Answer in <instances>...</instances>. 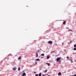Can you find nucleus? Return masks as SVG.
<instances>
[{
	"label": "nucleus",
	"mask_w": 76,
	"mask_h": 76,
	"mask_svg": "<svg viewBox=\"0 0 76 76\" xmlns=\"http://www.w3.org/2000/svg\"><path fill=\"white\" fill-rule=\"evenodd\" d=\"M70 42H72V41H70Z\"/></svg>",
	"instance_id": "nucleus-29"
},
{
	"label": "nucleus",
	"mask_w": 76,
	"mask_h": 76,
	"mask_svg": "<svg viewBox=\"0 0 76 76\" xmlns=\"http://www.w3.org/2000/svg\"><path fill=\"white\" fill-rule=\"evenodd\" d=\"M54 52H55V51L54 50V51H53L51 52V53H54Z\"/></svg>",
	"instance_id": "nucleus-14"
},
{
	"label": "nucleus",
	"mask_w": 76,
	"mask_h": 76,
	"mask_svg": "<svg viewBox=\"0 0 76 76\" xmlns=\"http://www.w3.org/2000/svg\"><path fill=\"white\" fill-rule=\"evenodd\" d=\"M36 73V72H34V73Z\"/></svg>",
	"instance_id": "nucleus-26"
},
{
	"label": "nucleus",
	"mask_w": 76,
	"mask_h": 76,
	"mask_svg": "<svg viewBox=\"0 0 76 76\" xmlns=\"http://www.w3.org/2000/svg\"><path fill=\"white\" fill-rule=\"evenodd\" d=\"M66 58H68V59H69V57H66Z\"/></svg>",
	"instance_id": "nucleus-23"
},
{
	"label": "nucleus",
	"mask_w": 76,
	"mask_h": 76,
	"mask_svg": "<svg viewBox=\"0 0 76 76\" xmlns=\"http://www.w3.org/2000/svg\"><path fill=\"white\" fill-rule=\"evenodd\" d=\"M60 59H61V57H58L57 58V59H56V61L57 62H58V61H59L60 60Z\"/></svg>",
	"instance_id": "nucleus-1"
},
{
	"label": "nucleus",
	"mask_w": 76,
	"mask_h": 76,
	"mask_svg": "<svg viewBox=\"0 0 76 76\" xmlns=\"http://www.w3.org/2000/svg\"><path fill=\"white\" fill-rule=\"evenodd\" d=\"M46 64H48V66H50V64L48 63H46Z\"/></svg>",
	"instance_id": "nucleus-11"
},
{
	"label": "nucleus",
	"mask_w": 76,
	"mask_h": 76,
	"mask_svg": "<svg viewBox=\"0 0 76 76\" xmlns=\"http://www.w3.org/2000/svg\"><path fill=\"white\" fill-rule=\"evenodd\" d=\"M64 44V43H63L62 44V45H63Z\"/></svg>",
	"instance_id": "nucleus-25"
},
{
	"label": "nucleus",
	"mask_w": 76,
	"mask_h": 76,
	"mask_svg": "<svg viewBox=\"0 0 76 76\" xmlns=\"http://www.w3.org/2000/svg\"><path fill=\"white\" fill-rule=\"evenodd\" d=\"M41 56H44V54H41Z\"/></svg>",
	"instance_id": "nucleus-13"
},
{
	"label": "nucleus",
	"mask_w": 76,
	"mask_h": 76,
	"mask_svg": "<svg viewBox=\"0 0 76 76\" xmlns=\"http://www.w3.org/2000/svg\"><path fill=\"white\" fill-rule=\"evenodd\" d=\"M41 72L39 74L38 76H41Z\"/></svg>",
	"instance_id": "nucleus-8"
},
{
	"label": "nucleus",
	"mask_w": 76,
	"mask_h": 76,
	"mask_svg": "<svg viewBox=\"0 0 76 76\" xmlns=\"http://www.w3.org/2000/svg\"><path fill=\"white\" fill-rule=\"evenodd\" d=\"M42 58H44V57H42Z\"/></svg>",
	"instance_id": "nucleus-31"
},
{
	"label": "nucleus",
	"mask_w": 76,
	"mask_h": 76,
	"mask_svg": "<svg viewBox=\"0 0 76 76\" xmlns=\"http://www.w3.org/2000/svg\"><path fill=\"white\" fill-rule=\"evenodd\" d=\"M47 59H48L49 58H50V57L49 56H48L47 57Z\"/></svg>",
	"instance_id": "nucleus-9"
},
{
	"label": "nucleus",
	"mask_w": 76,
	"mask_h": 76,
	"mask_svg": "<svg viewBox=\"0 0 76 76\" xmlns=\"http://www.w3.org/2000/svg\"><path fill=\"white\" fill-rule=\"evenodd\" d=\"M58 75L59 76H60V75H61V73L60 72H58Z\"/></svg>",
	"instance_id": "nucleus-6"
},
{
	"label": "nucleus",
	"mask_w": 76,
	"mask_h": 76,
	"mask_svg": "<svg viewBox=\"0 0 76 76\" xmlns=\"http://www.w3.org/2000/svg\"><path fill=\"white\" fill-rule=\"evenodd\" d=\"M73 50H76V48H74L73 49Z\"/></svg>",
	"instance_id": "nucleus-18"
},
{
	"label": "nucleus",
	"mask_w": 76,
	"mask_h": 76,
	"mask_svg": "<svg viewBox=\"0 0 76 76\" xmlns=\"http://www.w3.org/2000/svg\"><path fill=\"white\" fill-rule=\"evenodd\" d=\"M20 70V68L19 67H18V71H19V70Z\"/></svg>",
	"instance_id": "nucleus-15"
},
{
	"label": "nucleus",
	"mask_w": 76,
	"mask_h": 76,
	"mask_svg": "<svg viewBox=\"0 0 76 76\" xmlns=\"http://www.w3.org/2000/svg\"><path fill=\"white\" fill-rule=\"evenodd\" d=\"M22 76H26V73H23V74L22 75Z\"/></svg>",
	"instance_id": "nucleus-3"
},
{
	"label": "nucleus",
	"mask_w": 76,
	"mask_h": 76,
	"mask_svg": "<svg viewBox=\"0 0 76 76\" xmlns=\"http://www.w3.org/2000/svg\"><path fill=\"white\" fill-rule=\"evenodd\" d=\"M21 59V56H19L18 58V60H20Z\"/></svg>",
	"instance_id": "nucleus-10"
},
{
	"label": "nucleus",
	"mask_w": 76,
	"mask_h": 76,
	"mask_svg": "<svg viewBox=\"0 0 76 76\" xmlns=\"http://www.w3.org/2000/svg\"><path fill=\"white\" fill-rule=\"evenodd\" d=\"M55 44L56 45H57V44Z\"/></svg>",
	"instance_id": "nucleus-28"
},
{
	"label": "nucleus",
	"mask_w": 76,
	"mask_h": 76,
	"mask_svg": "<svg viewBox=\"0 0 76 76\" xmlns=\"http://www.w3.org/2000/svg\"><path fill=\"white\" fill-rule=\"evenodd\" d=\"M74 47H76V44H75L74 45Z\"/></svg>",
	"instance_id": "nucleus-17"
},
{
	"label": "nucleus",
	"mask_w": 76,
	"mask_h": 76,
	"mask_svg": "<svg viewBox=\"0 0 76 76\" xmlns=\"http://www.w3.org/2000/svg\"><path fill=\"white\" fill-rule=\"evenodd\" d=\"M36 61H41V60L39 59H36Z\"/></svg>",
	"instance_id": "nucleus-5"
},
{
	"label": "nucleus",
	"mask_w": 76,
	"mask_h": 76,
	"mask_svg": "<svg viewBox=\"0 0 76 76\" xmlns=\"http://www.w3.org/2000/svg\"><path fill=\"white\" fill-rule=\"evenodd\" d=\"M48 44H53V42H52V41H49L48 42Z\"/></svg>",
	"instance_id": "nucleus-2"
},
{
	"label": "nucleus",
	"mask_w": 76,
	"mask_h": 76,
	"mask_svg": "<svg viewBox=\"0 0 76 76\" xmlns=\"http://www.w3.org/2000/svg\"><path fill=\"white\" fill-rule=\"evenodd\" d=\"M66 29H68V28L67 27H66Z\"/></svg>",
	"instance_id": "nucleus-27"
},
{
	"label": "nucleus",
	"mask_w": 76,
	"mask_h": 76,
	"mask_svg": "<svg viewBox=\"0 0 76 76\" xmlns=\"http://www.w3.org/2000/svg\"><path fill=\"white\" fill-rule=\"evenodd\" d=\"M69 31H73V30L70 29L69 30Z\"/></svg>",
	"instance_id": "nucleus-19"
},
{
	"label": "nucleus",
	"mask_w": 76,
	"mask_h": 76,
	"mask_svg": "<svg viewBox=\"0 0 76 76\" xmlns=\"http://www.w3.org/2000/svg\"><path fill=\"white\" fill-rule=\"evenodd\" d=\"M38 76V74H37L35 75V76Z\"/></svg>",
	"instance_id": "nucleus-20"
},
{
	"label": "nucleus",
	"mask_w": 76,
	"mask_h": 76,
	"mask_svg": "<svg viewBox=\"0 0 76 76\" xmlns=\"http://www.w3.org/2000/svg\"><path fill=\"white\" fill-rule=\"evenodd\" d=\"M66 21H64L63 22V24H64V25H65L66 24Z\"/></svg>",
	"instance_id": "nucleus-7"
},
{
	"label": "nucleus",
	"mask_w": 76,
	"mask_h": 76,
	"mask_svg": "<svg viewBox=\"0 0 76 76\" xmlns=\"http://www.w3.org/2000/svg\"><path fill=\"white\" fill-rule=\"evenodd\" d=\"M35 63H36V64H37V61H35Z\"/></svg>",
	"instance_id": "nucleus-21"
},
{
	"label": "nucleus",
	"mask_w": 76,
	"mask_h": 76,
	"mask_svg": "<svg viewBox=\"0 0 76 76\" xmlns=\"http://www.w3.org/2000/svg\"><path fill=\"white\" fill-rule=\"evenodd\" d=\"M16 66H15L14 68H13V70H16Z\"/></svg>",
	"instance_id": "nucleus-4"
},
{
	"label": "nucleus",
	"mask_w": 76,
	"mask_h": 76,
	"mask_svg": "<svg viewBox=\"0 0 76 76\" xmlns=\"http://www.w3.org/2000/svg\"><path fill=\"white\" fill-rule=\"evenodd\" d=\"M69 44H70V43H69Z\"/></svg>",
	"instance_id": "nucleus-30"
},
{
	"label": "nucleus",
	"mask_w": 76,
	"mask_h": 76,
	"mask_svg": "<svg viewBox=\"0 0 76 76\" xmlns=\"http://www.w3.org/2000/svg\"><path fill=\"white\" fill-rule=\"evenodd\" d=\"M36 57H38V53H36Z\"/></svg>",
	"instance_id": "nucleus-12"
},
{
	"label": "nucleus",
	"mask_w": 76,
	"mask_h": 76,
	"mask_svg": "<svg viewBox=\"0 0 76 76\" xmlns=\"http://www.w3.org/2000/svg\"><path fill=\"white\" fill-rule=\"evenodd\" d=\"M42 76H45V75L44 74H43L42 75Z\"/></svg>",
	"instance_id": "nucleus-24"
},
{
	"label": "nucleus",
	"mask_w": 76,
	"mask_h": 76,
	"mask_svg": "<svg viewBox=\"0 0 76 76\" xmlns=\"http://www.w3.org/2000/svg\"><path fill=\"white\" fill-rule=\"evenodd\" d=\"M73 76H76V74H75L73 75Z\"/></svg>",
	"instance_id": "nucleus-22"
},
{
	"label": "nucleus",
	"mask_w": 76,
	"mask_h": 76,
	"mask_svg": "<svg viewBox=\"0 0 76 76\" xmlns=\"http://www.w3.org/2000/svg\"><path fill=\"white\" fill-rule=\"evenodd\" d=\"M47 70H46L45 71V73H47Z\"/></svg>",
	"instance_id": "nucleus-16"
}]
</instances>
